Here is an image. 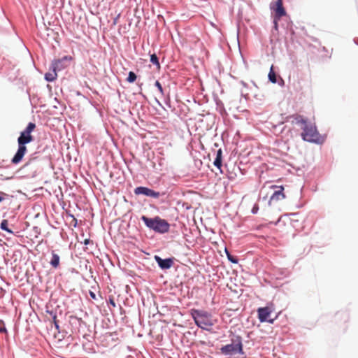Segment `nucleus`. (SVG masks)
<instances>
[{
  "instance_id": "nucleus-2",
  "label": "nucleus",
  "mask_w": 358,
  "mask_h": 358,
  "mask_svg": "<svg viewBox=\"0 0 358 358\" xmlns=\"http://www.w3.org/2000/svg\"><path fill=\"white\" fill-rule=\"evenodd\" d=\"M295 121L296 124H302L301 129H303V132L301 133V137L304 141L315 143L319 142L320 136L315 124L308 122V121L301 115H297L295 117Z\"/></svg>"
},
{
  "instance_id": "nucleus-12",
  "label": "nucleus",
  "mask_w": 358,
  "mask_h": 358,
  "mask_svg": "<svg viewBox=\"0 0 358 358\" xmlns=\"http://www.w3.org/2000/svg\"><path fill=\"white\" fill-rule=\"evenodd\" d=\"M222 149H219L217 151L216 158L213 162V164L217 168L220 169L222 167Z\"/></svg>"
},
{
  "instance_id": "nucleus-17",
  "label": "nucleus",
  "mask_w": 358,
  "mask_h": 358,
  "mask_svg": "<svg viewBox=\"0 0 358 358\" xmlns=\"http://www.w3.org/2000/svg\"><path fill=\"white\" fill-rule=\"evenodd\" d=\"M136 80V75L133 71H130L129 73L128 77L127 78V81L131 83H134Z\"/></svg>"
},
{
  "instance_id": "nucleus-26",
  "label": "nucleus",
  "mask_w": 358,
  "mask_h": 358,
  "mask_svg": "<svg viewBox=\"0 0 358 358\" xmlns=\"http://www.w3.org/2000/svg\"><path fill=\"white\" fill-rule=\"evenodd\" d=\"M88 243H89V240L86 239V240L85 241V245H87Z\"/></svg>"
},
{
  "instance_id": "nucleus-5",
  "label": "nucleus",
  "mask_w": 358,
  "mask_h": 358,
  "mask_svg": "<svg viewBox=\"0 0 358 358\" xmlns=\"http://www.w3.org/2000/svg\"><path fill=\"white\" fill-rule=\"evenodd\" d=\"M221 352L225 355L243 353V345L240 338H238L232 343L226 345L221 348Z\"/></svg>"
},
{
  "instance_id": "nucleus-23",
  "label": "nucleus",
  "mask_w": 358,
  "mask_h": 358,
  "mask_svg": "<svg viewBox=\"0 0 358 358\" xmlns=\"http://www.w3.org/2000/svg\"><path fill=\"white\" fill-rule=\"evenodd\" d=\"M109 302H110V303L111 304V306L113 307H115L116 306V303H115V302L114 301V299L113 297L109 299Z\"/></svg>"
},
{
  "instance_id": "nucleus-27",
  "label": "nucleus",
  "mask_w": 358,
  "mask_h": 358,
  "mask_svg": "<svg viewBox=\"0 0 358 358\" xmlns=\"http://www.w3.org/2000/svg\"><path fill=\"white\" fill-rule=\"evenodd\" d=\"M116 23H117V19H115V20H114L113 24H115Z\"/></svg>"
},
{
  "instance_id": "nucleus-19",
  "label": "nucleus",
  "mask_w": 358,
  "mask_h": 358,
  "mask_svg": "<svg viewBox=\"0 0 358 358\" xmlns=\"http://www.w3.org/2000/svg\"><path fill=\"white\" fill-rule=\"evenodd\" d=\"M155 86L157 87V89H158V90H159V92H160L161 94H163V88H162V86L161 83H160L158 80H157V81L155 82Z\"/></svg>"
},
{
  "instance_id": "nucleus-28",
  "label": "nucleus",
  "mask_w": 358,
  "mask_h": 358,
  "mask_svg": "<svg viewBox=\"0 0 358 358\" xmlns=\"http://www.w3.org/2000/svg\"><path fill=\"white\" fill-rule=\"evenodd\" d=\"M1 331H2V329H1V328H0V332H1Z\"/></svg>"
},
{
  "instance_id": "nucleus-25",
  "label": "nucleus",
  "mask_w": 358,
  "mask_h": 358,
  "mask_svg": "<svg viewBox=\"0 0 358 358\" xmlns=\"http://www.w3.org/2000/svg\"><path fill=\"white\" fill-rule=\"evenodd\" d=\"M4 198L1 196H0V202H1L2 201H3Z\"/></svg>"
},
{
  "instance_id": "nucleus-21",
  "label": "nucleus",
  "mask_w": 358,
  "mask_h": 358,
  "mask_svg": "<svg viewBox=\"0 0 358 358\" xmlns=\"http://www.w3.org/2000/svg\"><path fill=\"white\" fill-rule=\"evenodd\" d=\"M53 322L55 324V326L57 329H59L58 322L57 320V316L55 315L52 317Z\"/></svg>"
},
{
  "instance_id": "nucleus-1",
  "label": "nucleus",
  "mask_w": 358,
  "mask_h": 358,
  "mask_svg": "<svg viewBox=\"0 0 358 358\" xmlns=\"http://www.w3.org/2000/svg\"><path fill=\"white\" fill-rule=\"evenodd\" d=\"M36 124L29 122L25 129L21 132L20 136L17 138L18 149L11 159L13 164H18L20 163L27 152L26 144L33 141L34 137L31 132L35 129Z\"/></svg>"
},
{
  "instance_id": "nucleus-8",
  "label": "nucleus",
  "mask_w": 358,
  "mask_h": 358,
  "mask_svg": "<svg viewBox=\"0 0 358 358\" xmlns=\"http://www.w3.org/2000/svg\"><path fill=\"white\" fill-rule=\"evenodd\" d=\"M271 189H274L273 194L271 196L269 200V204L271 205L273 202H278L285 199L286 196L284 193L283 186L272 185Z\"/></svg>"
},
{
  "instance_id": "nucleus-11",
  "label": "nucleus",
  "mask_w": 358,
  "mask_h": 358,
  "mask_svg": "<svg viewBox=\"0 0 358 358\" xmlns=\"http://www.w3.org/2000/svg\"><path fill=\"white\" fill-rule=\"evenodd\" d=\"M155 259L162 269H169L173 264V261L171 258L163 259L160 257L156 255L155 256Z\"/></svg>"
},
{
  "instance_id": "nucleus-18",
  "label": "nucleus",
  "mask_w": 358,
  "mask_h": 358,
  "mask_svg": "<svg viewBox=\"0 0 358 358\" xmlns=\"http://www.w3.org/2000/svg\"><path fill=\"white\" fill-rule=\"evenodd\" d=\"M225 251H226V253H227V258H228V259L231 262L234 263V264L238 263V259L236 257H234V256L231 255L230 253L227 251V249L225 250Z\"/></svg>"
},
{
  "instance_id": "nucleus-13",
  "label": "nucleus",
  "mask_w": 358,
  "mask_h": 358,
  "mask_svg": "<svg viewBox=\"0 0 358 358\" xmlns=\"http://www.w3.org/2000/svg\"><path fill=\"white\" fill-rule=\"evenodd\" d=\"M59 256L56 254L54 251L52 252V259L50 260V264L54 268H57L59 265Z\"/></svg>"
},
{
  "instance_id": "nucleus-15",
  "label": "nucleus",
  "mask_w": 358,
  "mask_h": 358,
  "mask_svg": "<svg viewBox=\"0 0 358 358\" xmlns=\"http://www.w3.org/2000/svg\"><path fill=\"white\" fill-rule=\"evenodd\" d=\"M150 62L157 66V68L159 69L160 68V64L159 62L158 57L155 54H152L150 55Z\"/></svg>"
},
{
  "instance_id": "nucleus-22",
  "label": "nucleus",
  "mask_w": 358,
  "mask_h": 358,
  "mask_svg": "<svg viewBox=\"0 0 358 358\" xmlns=\"http://www.w3.org/2000/svg\"><path fill=\"white\" fill-rule=\"evenodd\" d=\"M258 210H259V206H258V205H257V204H255V205L253 206L252 209V213L253 214H255V213H257Z\"/></svg>"
},
{
  "instance_id": "nucleus-7",
  "label": "nucleus",
  "mask_w": 358,
  "mask_h": 358,
  "mask_svg": "<svg viewBox=\"0 0 358 358\" xmlns=\"http://www.w3.org/2000/svg\"><path fill=\"white\" fill-rule=\"evenodd\" d=\"M62 59H57V60L54 61L52 63V64H51L52 71H50L45 74V79L47 81L52 82L57 78V71L61 70L62 69Z\"/></svg>"
},
{
  "instance_id": "nucleus-16",
  "label": "nucleus",
  "mask_w": 358,
  "mask_h": 358,
  "mask_svg": "<svg viewBox=\"0 0 358 358\" xmlns=\"http://www.w3.org/2000/svg\"><path fill=\"white\" fill-rule=\"evenodd\" d=\"M8 222L6 220H3L1 223V229L8 231L10 234H13V231L8 228Z\"/></svg>"
},
{
  "instance_id": "nucleus-14",
  "label": "nucleus",
  "mask_w": 358,
  "mask_h": 358,
  "mask_svg": "<svg viewBox=\"0 0 358 358\" xmlns=\"http://www.w3.org/2000/svg\"><path fill=\"white\" fill-rule=\"evenodd\" d=\"M268 79L273 83H275L277 82L276 75L273 71V66H271L270 71L268 73Z\"/></svg>"
},
{
  "instance_id": "nucleus-6",
  "label": "nucleus",
  "mask_w": 358,
  "mask_h": 358,
  "mask_svg": "<svg viewBox=\"0 0 358 358\" xmlns=\"http://www.w3.org/2000/svg\"><path fill=\"white\" fill-rule=\"evenodd\" d=\"M273 311L272 306H266L259 308L257 309L258 319L261 322H268L273 324L275 319H271L270 316L271 313Z\"/></svg>"
},
{
  "instance_id": "nucleus-3",
  "label": "nucleus",
  "mask_w": 358,
  "mask_h": 358,
  "mask_svg": "<svg viewBox=\"0 0 358 358\" xmlns=\"http://www.w3.org/2000/svg\"><path fill=\"white\" fill-rule=\"evenodd\" d=\"M141 220L148 228L157 232L164 234L168 232L169 230V224L165 220L161 219L159 217L149 218L143 215Z\"/></svg>"
},
{
  "instance_id": "nucleus-24",
  "label": "nucleus",
  "mask_w": 358,
  "mask_h": 358,
  "mask_svg": "<svg viewBox=\"0 0 358 358\" xmlns=\"http://www.w3.org/2000/svg\"><path fill=\"white\" fill-rule=\"evenodd\" d=\"M90 295L93 299H96V294L93 292L90 291Z\"/></svg>"
},
{
  "instance_id": "nucleus-20",
  "label": "nucleus",
  "mask_w": 358,
  "mask_h": 358,
  "mask_svg": "<svg viewBox=\"0 0 358 358\" xmlns=\"http://www.w3.org/2000/svg\"><path fill=\"white\" fill-rule=\"evenodd\" d=\"M280 18H277V17H274L273 20V24H274V29L277 31L278 28V20Z\"/></svg>"
},
{
  "instance_id": "nucleus-4",
  "label": "nucleus",
  "mask_w": 358,
  "mask_h": 358,
  "mask_svg": "<svg viewBox=\"0 0 358 358\" xmlns=\"http://www.w3.org/2000/svg\"><path fill=\"white\" fill-rule=\"evenodd\" d=\"M191 314L196 324L203 329H207L214 324L211 315L207 311L192 310Z\"/></svg>"
},
{
  "instance_id": "nucleus-10",
  "label": "nucleus",
  "mask_w": 358,
  "mask_h": 358,
  "mask_svg": "<svg viewBox=\"0 0 358 358\" xmlns=\"http://www.w3.org/2000/svg\"><path fill=\"white\" fill-rule=\"evenodd\" d=\"M134 193L136 195L143 194L152 198H159L160 196L159 192H155L148 187H138L134 189Z\"/></svg>"
},
{
  "instance_id": "nucleus-9",
  "label": "nucleus",
  "mask_w": 358,
  "mask_h": 358,
  "mask_svg": "<svg viewBox=\"0 0 358 358\" xmlns=\"http://www.w3.org/2000/svg\"><path fill=\"white\" fill-rule=\"evenodd\" d=\"M270 8L275 13L274 17H277V18H281L286 15V11L283 7L282 0H276L275 3H271Z\"/></svg>"
}]
</instances>
